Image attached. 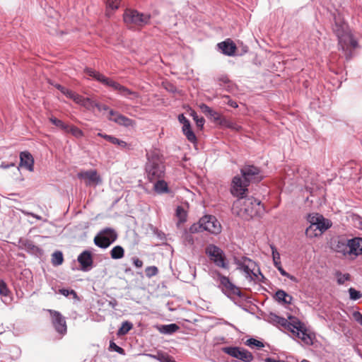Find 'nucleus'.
Listing matches in <instances>:
<instances>
[{
    "label": "nucleus",
    "instance_id": "obj_12",
    "mask_svg": "<svg viewBox=\"0 0 362 362\" xmlns=\"http://www.w3.org/2000/svg\"><path fill=\"white\" fill-rule=\"evenodd\" d=\"M223 352L243 362H251L254 357L249 351L238 346H226L222 348Z\"/></svg>",
    "mask_w": 362,
    "mask_h": 362
},
{
    "label": "nucleus",
    "instance_id": "obj_50",
    "mask_svg": "<svg viewBox=\"0 0 362 362\" xmlns=\"http://www.w3.org/2000/svg\"><path fill=\"white\" fill-rule=\"evenodd\" d=\"M224 124L227 127H228V128H230V129H231L233 130H235L236 132H239V131H240L242 129V127L240 125L238 124L237 123L234 122L225 121L224 122Z\"/></svg>",
    "mask_w": 362,
    "mask_h": 362
},
{
    "label": "nucleus",
    "instance_id": "obj_8",
    "mask_svg": "<svg viewBox=\"0 0 362 362\" xmlns=\"http://www.w3.org/2000/svg\"><path fill=\"white\" fill-rule=\"evenodd\" d=\"M117 238L116 231L111 228H105L101 230L94 238V243L102 249L107 248Z\"/></svg>",
    "mask_w": 362,
    "mask_h": 362
},
{
    "label": "nucleus",
    "instance_id": "obj_9",
    "mask_svg": "<svg viewBox=\"0 0 362 362\" xmlns=\"http://www.w3.org/2000/svg\"><path fill=\"white\" fill-rule=\"evenodd\" d=\"M205 252L216 266L223 269L228 267L224 252L218 246L210 244L206 247Z\"/></svg>",
    "mask_w": 362,
    "mask_h": 362
},
{
    "label": "nucleus",
    "instance_id": "obj_2",
    "mask_svg": "<svg viewBox=\"0 0 362 362\" xmlns=\"http://www.w3.org/2000/svg\"><path fill=\"white\" fill-rule=\"evenodd\" d=\"M332 29L338 38L339 47L344 52L346 59H350L353 50L358 47L357 40L354 37L347 24L340 18L334 16Z\"/></svg>",
    "mask_w": 362,
    "mask_h": 362
},
{
    "label": "nucleus",
    "instance_id": "obj_41",
    "mask_svg": "<svg viewBox=\"0 0 362 362\" xmlns=\"http://www.w3.org/2000/svg\"><path fill=\"white\" fill-rule=\"evenodd\" d=\"M146 276L148 278H151L158 273V269L156 266L147 267L145 269Z\"/></svg>",
    "mask_w": 362,
    "mask_h": 362
},
{
    "label": "nucleus",
    "instance_id": "obj_57",
    "mask_svg": "<svg viewBox=\"0 0 362 362\" xmlns=\"http://www.w3.org/2000/svg\"><path fill=\"white\" fill-rule=\"evenodd\" d=\"M25 248L28 250H34L37 248L35 245H33V243L30 241H27L24 243Z\"/></svg>",
    "mask_w": 362,
    "mask_h": 362
},
{
    "label": "nucleus",
    "instance_id": "obj_51",
    "mask_svg": "<svg viewBox=\"0 0 362 362\" xmlns=\"http://www.w3.org/2000/svg\"><path fill=\"white\" fill-rule=\"evenodd\" d=\"M110 348L121 355H125L124 349L117 346L114 341H110Z\"/></svg>",
    "mask_w": 362,
    "mask_h": 362
},
{
    "label": "nucleus",
    "instance_id": "obj_48",
    "mask_svg": "<svg viewBox=\"0 0 362 362\" xmlns=\"http://www.w3.org/2000/svg\"><path fill=\"white\" fill-rule=\"evenodd\" d=\"M121 0H107V8L112 11L119 8Z\"/></svg>",
    "mask_w": 362,
    "mask_h": 362
},
{
    "label": "nucleus",
    "instance_id": "obj_46",
    "mask_svg": "<svg viewBox=\"0 0 362 362\" xmlns=\"http://www.w3.org/2000/svg\"><path fill=\"white\" fill-rule=\"evenodd\" d=\"M59 293L66 297L72 296L74 298H78L76 292L73 289L61 288L59 290Z\"/></svg>",
    "mask_w": 362,
    "mask_h": 362
},
{
    "label": "nucleus",
    "instance_id": "obj_21",
    "mask_svg": "<svg viewBox=\"0 0 362 362\" xmlns=\"http://www.w3.org/2000/svg\"><path fill=\"white\" fill-rule=\"evenodd\" d=\"M349 254L359 255L362 254V238H354L349 240Z\"/></svg>",
    "mask_w": 362,
    "mask_h": 362
},
{
    "label": "nucleus",
    "instance_id": "obj_25",
    "mask_svg": "<svg viewBox=\"0 0 362 362\" xmlns=\"http://www.w3.org/2000/svg\"><path fill=\"white\" fill-rule=\"evenodd\" d=\"M108 119L112 121L119 125L124 127H130L133 125V120L119 113L117 117H108Z\"/></svg>",
    "mask_w": 362,
    "mask_h": 362
},
{
    "label": "nucleus",
    "instance_id": "obj_49",
    "mask_svg": "<svg viewBox=\"0 0 362 362\" xmlns=\"http://www.w3.org/2000/svg\"><path fill=\"white\" fill-rule=\"evenodd\" d=\"M191 115L192 116L193 119L196 122L197 126L198 127L202 128L205 122L204 119L203 117H199L197 114L194 111L192 112Z\"/></svg>",
    "mask_w": 362,
    "mask_h": 362
},
{
    "label": "nucleus",
    "instance_id": "obj_60",
    "mask_svg": "<svg viewBox=\"0 0 362 362\" xmlns=\"http://www.w3.org/2000/svg\"><path fill=\"white\" fill-rule=\"evenodd\" d=\"M119 113L118 112H116L113 110H109V117H117V115H119Z\"/></svg>",
    "mask_w": 362,
    "mask_h": 362
},
{
    "label": "nucleus",
    "instance_id": "obj_4",
    "mask_svg": "<svg viewBox=\"0 0 362 362\" xmlns=\"http://www.w3.org/2000/svg\"><path fill=\"white\" fill-rule=\"evenodd\" d=\"M145 173L147 180L153 182L165 175V158L158 150L154 149L146 153Z\"/></svg>",
    "mask_w": 362,
    "mask_h": 362
},
{
    "label": "nucleus",
    "instance_id": "obj_34",
    "mask_svg": "<svg viewBox=\"0 0 362 362\" xmlns=\"http://www.w3.org/2000/svg\"><path fill=\"white\" fill-rule=\"evenodd\" d=\"M146 356L160 362H168L167 358L168 354L162 351H158L156 354H146Z\"/></svg>",
    "mask_w": 362,
    "mask_h": 362
},
{
    "label": "nucleus",
    "instance_id": "obj_3",
    "mask_svg": "<svg viewBox=\"0 0 362 362\" xmlns=\"http://www.w3.org/2000/svg\"><path fill=\"white\" fill-rule=\"evenodd\" d=\"M232 211L241 218L249 220L260 216L264 211V206L253 197H240L233 202Z\"/></svg>",
    "mask_w": 362,
    "mask_h": 362
},
{
    "label": "nucleus",
    "instance_id": "obj_10",
    "mask_svg": "<svg viewBox=\"0 0 362 362\" xmlns=\"http://www.w3.org/2000/svg\"><path fill=\"white\" fill-rule=\"evenodd\" d=\"M216 275L217 280L219 281L218 288L225 295L230 298L235 296H242L240 288L233 284L228 277L223 276L219 272H217Z\"/></svg>",
    "mask_w": 362,
    "mask_h": 362
},
{
    "label": "nucleus",
    "instance_id": "obj_6",
    "mask_svg": "<svg viewBox=\"0 0 362 362\" xmlns=\"http://www.w3.org/2000/svg\"><path fill=\"white\" fill-rule=\"evenodd\" d=\"M235 264L238 269L244 273L245 278L250 281L257 279L258 275L263 277L257 263L248 257H243L235 260Z\"/></svg>",
    "mask_w": 362,
    "mask_h": 362
},
{
    "label": "nucleus",
    "instance_id": "obj_44",
    "mask_svg": "<svg viewBox=\"0 0 362 362\" xmlns=\"http://www.w3.org/2000/svg\"><path fill=\"white\" fill-rule=\"evenodd\" d=\"M349 293L350 296V299L353 300H357L362 297V293L359 291L356 290L354 288H350L349 289Z\"/></svg>",
    "mask_w": 362,
    "mask_h": 362
},
{
    "label": "nucleus",
    "instance_id": "obj_13",
    "mask_svg": "<svg viewBox=\"0 0 362 362\" xmlns=\"http://www.w3.org/2000/svg\"><path fill=\"white\" fill-rule=\"evenodd\" d=\"M199 226L202 230L217 235L221 231V226L214 216H204L199 220Z\"/></svg>",
    "mask_w": 362,
    "mask_h": 362
},
{
    "label": "nucleus",
    "instance_id": "obj_62",
    "mask_svg": "<svg viewBox=\"0 0 362 362\" xmlns=\"http://www.w3.org/2000/svg\"><path fill=\"white\" fill-rule=\"evenodd\" d=\"M108 305L112 308H115L116 306L117 305V301L115 300V299H112L111 300L109 301L108 303Z\"/></svg>",
    "mask_w": 362,
    "mask_h": 362
},
{
    "label": "nucleus",
    "instance_id": "obj_22",
    "mask_svg": "<svg viewBox=\"0 0 362 362\" xmlns=\"http://www.w3.org/2000/svg\"><path fill=\"white\" fill-rule=\"evenodd\" d=\"M270 247L272 250V259L275 267L279 270V272L282 276H287L288 272H286L281 266L280 260V254L278 252L276 247L274 245H271Z\"/></svg>",
    "mask_w": 362,
    "mask_h": 362
},
{
    "label": "nucleus",
    "instance_id": "obj_30",
    "mask_svg": "<svg viewBox=\"0 0 362 362\" xmlns=\"http://www.w3.org/2000/svg\"><path fill=\"white\" fill-rule=\"evenodd\" d=\"M51 84L53 85L57 89L60 90V92L62 94H64V95H66V97H67L68 98L72 99L73 100H74L75 97L77 95L76 93L62 86L60 84H58V83H55V84L51 83Z\"/></svg>",
    "mask_w": 362,
    "mask_h": 362
},
{
    "label": "nucleus",
    "instance_id": "obj_16",
    "mask_svg": "<svg viewBox=\"0 0 362 362\" xmlns=\"http://www.w3.org/2000/svg\"><path fill=\"white\" fill-rule=\"evenodd\" d=\"M248 183L244 182L239 176H235L233 178L230 192L237 197H243V194L247 191Z\"/></svg>",
    "mask_w": 362,
    "mask_h": 362
},
{
    "label": "nucleus",
    "instance_id": "obj_11",
    "mask_svg": "<svg viewBox=\"0 0 362 362\" xmlns=\"http://www.w3.org/2000/svg\"><path fill=\"white\" fill-rule=\"evenodd\" d=\"M240 173L245 182H260L264 176L259 168L254 165H245L241 169Z\"/></svg>",
    "mask_w": 362,
    "mask_h": 362
},
{
    "label": "nucleus",
    "instance_id": "obj_23",
    "mask_svg": "<svg viewBox=\"0 0 362 362\" xmlns=\"http://www.w3.org/2000/svg\"><path fill=\"white\" fill-rule=\"evenodd\" d=\"M153 189L158 194L168 193L169 192L168 183L164 178H159L154 182Z\"/></svg>",
    "mask_w": 362,
    "mask_h": 362
},
{
    "label": "nucleus",
    "instance_id": "obj_32",
    "mask_svg": "<svg viewBox=\"0 0 362 362\" xmlns=\"http://www.w3.org/2000/svg\"><path fill=\"white\" fill-rule=\"evenodd\" d=\"M64 257L61 251H55L52 255V263L54 266H59L63 263Z\"/></svg>",
    "mask_w": 362,
    "mask_h": 362
},
{
    "label": "nucleus",
    "instance_id": "obj_31",
    "mask_svg": "<svg viewBox=\"0 0 362 362\" xmlns=\"http://www.w3.org/2000/svg\"><path fill=\"white\" fill-rule=\"evenodd\" d=\"M124 255V250L120 245L115 246L110 251V256L114 259H121Z\"/></svg>",
    "mask_w": 362,
    "mask_h": 362
},
{
    "label": "nucleus",
    "instance_id": "obj_38",
    "mask_svg": "<svg viewBox=\"0 0 362 362\" xmlns=\"http://www.w3.org/2000/svg\"><path fill=\"white\" fill-rule=\"evenodd\" d=\"M178 120L182 124V132L191 129V124L189 120L183 114L179 115Z\"/></svg>",
    "mask_w": 362,
    "mask_h": 362
},
{
    "label": "nucleus",
    "instance_id": "obj_43",
    "mask_svg": "<svg viewBox=\"0 0 362 362\" xmlns=\"http://www.w3.org/2000/svg\"><path fill=\"white\" fill-rule=\"evenodd\" d=\"M318 230L317 228H315V226L310 225L305 230V234L308 237L313 238L318 235H320L318 234Z\"/></svg>",
    "mask_w": 362,
    "mask_h": 362
},
{
    "label": "nucleus",
    "instance_id": "obj_56",
    "mask_svg": "<svg viewBox=\"0 0 362 362\" xmlns=\"http://www.w3.org/2000/svg\"><path fill=\"white\" fill-rule=\"evenodd\" d=\"M132 262L134 265L137 268H141L143 267V262L137 257H133Z\"/></svg>",
    "mask_w": 362,
    "mask_h": 362
},
{
    "label": "nucleus",
    "instance_id": "obj_26",
    "mask_svg": "<svg viewBox=\"0 0 362 362\" xmlns=\"http://www.w3.org/2000/svg\"><path fill=\"white\" fill-rule=\"evenodd\" d=\"M158 330L164 334H172L176 332L179 329V326L176 324L163 325L157 327Z\"/></svg>",
    "mask_w": 362,
    "mask_h": 362
},
{
    "label": "nucleus",
    "instance_id": "obj_36",
    "mask_svg": "<svg viewBox=\"0 0 362 362\" xmlns=\"http://www.w3.org/2000/svg\"><path fill=\"white\" fill-rule=\"evenodd\" d=\"M66 132L71 133L74 136H75L77 139H80L83 136V131L74 125H69Z\"/></svg>",
    "mask_w": 362,
    "mask_h": 362
},
{
    "label": "nucleus",
    "instance_id": "obj_20",
    "mask_svg": "<svg viewBox=\"0 0 362 362\" xmlns=\"http://www.w3.org/2000/svg\"><path fill=\"white\" fill-rule=\"evenodd\" d=\"M221 52L227 56H233L236 51V45L230 40H226L217 45Z\"/></svg>",
    "mask_w": 362,
    "mask_h": 362
},
{
    "label": "nucleus",
    "instance_id": "obj_45",
    "mask_svg": "<svg viewBox=\"0 0 362 362\" xmlns=\"http://www.w3.org/2000/svg\"><path fill=\"white\" fill-rule=\"evenodd\" d=\"M337 278V283L339 285L344 284L346 281L350 279V275L349 274H341V272H337L336 274Z\"/></svg>",
    "mask_w": 362,
    "mask_h": 362
},
{
    "label": "nucleus",
    "instance_id": "obj_1",
    "mask_svg": "<svg viewBox=\"0 0 362 362\" xmlns=\"http://www.w3.org/2000/svg\"><path fill=\"white\" fill-rule=\"evenodd\" d=\"M290 322L286 318L271 313L269 321L275 325H279L290 331L293 336L300 339L307 345L313 344V339L308 333L305 324L294 317H289Z\"/></svg>",
    "mask_w": 362,
    "mask_h": 362
},
{
    "label": "nucleus",
    "instance_id": "obj_28",
    "mask_svg": "<svg viewBox=\"0 0 362 362\" xmlns=\"http://www.w3.org/2000/svg\"><path fill=\"white\" fill-rule=\"evenodd\" d=\"M275 297L277 301L284 304H291L293 300V297L283 290H278L275 293Z\"/></svg>",
    "mask_w": 362,
    "mask_h": 362
},
{
    "label": "nucleus",
    "instance_id": "obj_58",
    "mask_svg": "<svg viewBox=\"0 0 362 362\" xmlns=\"http://www.w3.org/2000/svg\"><path fill=\"white\" fill-rule=\"evenodd\" d=\"M226 98L228 99L227 103L228 105L234 108H237L238 107V103L235 101L230 100L228 96H226Z\"/></svg>",
    "mask_w": 362,
    "mask_h": 362
},
{
    "label": "nucleus",
    "instance_id": "obj_47",
    "mask_svg": "<svg viewBox=\"0 0 362 362\" xmlns=\"http://www.w3.org/2000/svg\"><path fill=\"white\" fill-rule=\"evenodd\" d=\"M245 344L249 346H255L259 348L264 347V344L262 341L253 338L247 339Z\"/></svg>",
    "mask_w": 362,
    "mask_h": 362
},
{
    "label": "nucleus",
    "instance_id": "obj_14",
    "mask_svg": "<svg viewBox=\"0 0 362 362\" xmlns=\"http://www.w3.org/2000/svg\"><path fill=\"white\" fill-rule=\"evenodd\" d=\"M50 314L52 324L57 333L64 335L67 332L66 323L64 317L56 310H48Z\"/></svg>",
    "mask_w": 362,
    "mask_h": 362
},
{
    "label": "nucleus",
    "instance_id": "obj_61",
    "mask_svg": "<svg viewBox=\"0 0 362 362\" xmlns=\"http://www.w3.org/2000/svg\"><path fill=\"white\" fill-rule=\"evenodd\" d=\"M98 105L100 107H96L99 111H102V110H105V111H107V110H109V107L107 105H101L100 103H98Z\"/></svg>",
    "mask_w": 362,
    "mask_h": 362
},
{
    "label": "nucleus",
    "instance_id": "obj_35",
    "mask_svg": "<svg viewBox=\"0 0 362 362\" xmlns=\"http://www.w3.org/2000/svg\"><path fill=\"white\" fill-rule=\"evenodd\" d=\"M132 327L133 325L132 322L124 321L122 323L120 328L118 329L117 334L119 336L125 335L130 329H132Z\"/></svg>",
    "mask_w": 362,
    "mask_h": 362
},
{
    "label": "nucleus",
    "instance_id": "obj_29",
    "mask_svg": "<svg viewBox=\"0 0 362 362\" xmlns=\"http://www.w3.org/2000/svg\"><path fill=\"white\" fill-rule=\"evenodd\" d=\"M336 250L338 252H342L344 254L349 253V240L345 238H341L337 241V244L336 246Z\"/></svg>",
    "mask_w": 362,
    "mask_h": 362
},
{
    "label": "nucleus",
    "instance_id": "obj_54",
    "mask_svg": "<svg viewBox=\"0 0 362 362\" xmlns=\"http://www.w3.org/2000/svg\"><path fill=\"white\" fill-rule=\"evenodd\" d=\"M113 144L117 145L122 148H126L127 146V143L124 141L120 140L117 138H115Z\"/></svg>",
    "mask_w": 362,
    "mask_h": 362
},
{
    "label": "nucleus",
    "instance_id": "obj_15",
    "mask_svg": "<svg viewBox=\"0 0 362 362\" xmlns=\"http://www.w3.org/2000/svg\"><path fill=\"white\" fill-rule=\"evenodd\" d=\"M80 180H83L86 186L98 185L101 183L102 180L95 170L81 171L77 174Z\"/></svg>",
    "mask_w": 362,
    "mask_h": 362
},
{
    "label": "nucleus",
    "instance_id": "obj_18",
    "mask_svg": "<svg viewBox=\"0 0 362 362\" xmlns=\"http://www.w3.org/2000/svg\"><path fill=\"white\" fill-rule=\"evenodd\" d=\"M74 101L83 107H85L86 110L92 111L95 107H100L98 105V103H96L95 101L93 100L92 99L89 98H84L82 95L77 93L76 96L75 97Z\"/></svg>",
    "mask_w": 362,
    "mask_h": 362
},
{
    "label": "nucleus",
    "instance_id": "obj_64",
    "mask_svg": "<svg viewBox=\"0 0 362 362\" xmlns=\"http://www.w3.org/2000/svg\"><path fill=\"white\" fill-rule=\"evenodd\" d=\"M115 138V137L113 136L107 135V136H106L105 140H107V141H110V143L113 144Z\"/></svg>",
    "mask_w": 362,
    "mask_h": 362
},
{
    "label": "nucleus",
    "instance_id": "obj_37",
    "mask_svg": "<svg viewBox=\"0 0 362 362\" xmlns=\"http://www.w3.org/2000/svg\"><path fill=\"white\" fill-rule=\"evenodd\" d=\"M49 121L56 127L64 130L65 132L68 128V124H65L62 120L59 119L54 117H51Z\"/></svg>",
    "mask_w": 362,
    "mask_h": 362
},
{
    "label": "nucleus",
    "instance_id": "obj_5",
    "mask_svg": "<svg viewBox=\"0 0 362 362\" xmlns=\"http://www.w3.org/2000/svg\"><path fill=\"white\" fill-rule=\"evenodd\" d=\"M84 72L103 85L112 88L114 90L117 91L118 94L127 99L134 100L140 97L139 93L131 90L128 88L121 85L120 83L113 81L110 78L106 77L103 74L91 68H86L84 69Z\"/></svg>",
    "mask_w": 362,
    "mask_h": 362
},
{
    "label": "nucleus",
    "instance_id": "obj_42",
    "mask_svg": "<svg viewBox=\"0 0 362 362\" xmlns=\"http://www.w3.org/2000/svg\"><path fill=\"white\" fill-rule=\"evenodd\" d=\"M320 216H322V215L319 214H310L308 215L307 220L310 223V225L315 226L318 223Z\"/></svg>",
    "mask_w": 362,
    "mask_h": 362
},
{
    "label": "nucleus",
    "instance_id": "obj_59",
    "mask_svg": "<svg viewBox=\"0 0 362 362\" xmlns=\"http://www.w3.org/2000/svg\"><path fill=\"white\" fill-rule=\"evenodd\" d=\"M14 165H15L14 163H6L5 162H2L1 165H0V168H1L3 169H8L10 167H13Z\"/></svg>",
    "mask_w": 362,
    "mask_h": 362
},
{
    "label": "nucleus",
    "instance_id": "obj_53",
    "mask_svg": "<svg viewBox=\"0 0 362 362\" xmlns=\"http://www.w3.org/2000/svg\"><path fill=\"white\" fill-rule=\"evenodd\" d=\"M353 317L354 320L362 326V314L358 311H355L353 313Z\"/></svg>",
    "mask_w": 362,
    "mask_h": 362
},
{
    "label": "nucleus",
    "instance_id": "obj_19",
    "mask_svg": "<svg viewBox=\"0 0 362 362\" xmlns=\"http://www.w3.org/2000/svg\"><path fill=\"white\" fill-rule=\"evenodd\" d=\"M20 166L25 168L33 172L34 170V159L31 153L28 151L21 152L20 154Z\"/></svg>",
    "mask_w": 362,
    "mask_h": 362
},
{
    "label": "nucleus",
    "instance_id": "obj_17",
    "mask_svg": "<svg viewBox=\"0 0 362 362\" xmlns=\"http://www.w3.org/2000/svg\"><path fill=\"white\" fill-rule=\"evenodd\" d=\"M81 269L87 272L91 269L93 264V255L89 250L83 251L77 257Z\"/></svg>",
    "mask_w": 362,
    "mask_h": 362
},
{
    "label": "nucleus",
    "instance_id": "obj_33",
    "mask_svg": "<svg viewBox=\"0 0 362 362\" xmlns=\"http://www.w3.org/2000/svg\"><path fill=\"white\" fill-rule=\"evenodd\" d=\"M175 215L179 220V223H185L187 221V214L182 206H178L176 208Z\"/></svg>",
    "mask_w": 362,
    "mask_h": 362
},
{
    "label": "nucleus",
    "instance_id": "obj_55",
    "mask_svg": "<svg viewBox=\"0 0 362 362\" xmlns=\"http://www.w3.org/2000/svg\"><path fill=\"white\" fill-rule=\"evenodd\" d=\"M202 229V226H199V222L198 223H194L189 228V233L192 234L194 233H197L199 230V229Z\"/></svg>",
    "mask_w": 362,
    "mask_h": 362
},
{
    "label": "nucleus",
    "instance_id": "obj_27",
    "mask_svg": "<svg viewBox=\"0 0 362 362\" xmlns=\"http://www.w3.org/2000/svg\"><path fill=\"white\" fill-rule=\"evenodd\" d=\"M199 108L201 111L205 114L206 116H209L213 118L214 120L218 121L220 119V115L218 113L214 110H212L209 106L204 103H202L199 105Z\"/></svg>",
    "mask_w": 362,
    "mask_h": 362
},
{
    "label": "nucleus",
    "instance_id": "obj_40",
    "mask_svg": "<svg viewBox=\"0 0 362 362\" xmlns=\"http://www.w3.org/2000/svg\"><path fill=\"white\" fill-rule=\"evenodd\" d=\"M182 132L189 141L193 144H195L197 142L196 135L194 134L192 128L189 129L185 130Z\"/></svg>",
    "mask_w": 362,
    "mask_h": 362
},
{
    "label": "nucleus",
    "instance_id": "obj_39",
    "mask_svg": "<svg viewBox=\"0 0 362 362\" xmlns=\"http://www.w3.org/2000/svg\"><path fill=\"white\" fill-rule=\"evenodd\" d=\"M182 240L185 245H192L194 243L193 235L187 231L182 235Z\"/></svg>",
    "mask_w": 362,
    "mask_h": 362
},
{
    "label": "nucleus",
    "instance_id": "obj_52",
    "mask_svg": "<svg viewBox=\"0 0 362 362\" xmlns=\"http://www.w3.org/2000/svg\"><path fill=\"white\" fill-rule=\"evenodd\" d=\"M9 293H10V291H9V289L8 288V287H7L6 284L4 281H3L0 284V294L2 296H8Z\"/></svg>",
    "mask_w": 362,
    "mask_h": 362
},
{
    "label": "nucleus",
    "instance_id": "obj_7",
    "mask_svg": "<svg viewBox=\"0 0 362 362\" xmlns=\"http://www.w3.org/2000/svg\"><path fill=\"white\" fill-rule=\"evenodd\" d=\"M123 19L128 25L143 27L149 23L151 15L140 13L134 9H126L123 14Z\"/></svg>",
    "mask_w": 362,
    "mask_h": 362
},
{
    "label": "nucleus",
    "instance_id": "obj_24",
    "mask_svg": "<svg viewBox=\"0 0 362 362\" xmlns=\"http://www.w3.org/2000/svg\"><path fill=\"white\" fill-rule=\"evenodd\" d=\"M332 226L331 221L324 216H320L318 223L315 226V228L318 230V234L321 235L322 233L326 231L328 228Z\"/></svg>",
    "mask_w": 362,
    "mask_h": 362
},
{
    "label": "nucleus",
    "instance_id": "obj_63",
    "mask_svg": "<svg viewBox=\"0 0 362 362\" xmlns=\"http://www.w3.org/2000/svg\"><path fill=\"white\" fill-rule=\"evenodd\" d=\"M219 81L223 83H227L229 82V79L228 78V76H221L219 78H218Z\"/></svg>",
    "mask_w": 362,
    "mask_h": 362
}]
</instances>
